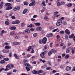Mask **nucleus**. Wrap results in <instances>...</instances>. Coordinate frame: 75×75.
Masks as SVG:
<instances>
[{
    "mask_svg": "<svg viewBox=\"0 0 75 75\" xmlns=\"http://www.w3.org/2000/svg\"><path fill=\"white\" fill-rule=\"evenodd\" d=\"M43 72V71L42 70H40L36 71L35 70H33L32 71V73L33 74H41Z\"/></svg>",
    "mask_w": 75,
    "mask_h": 75,
    "instance_id": "f257e3e1",
    "label": "nucleus"
},
{
    "mask_svg": "<svg viewBox=\"0 0 75 75\" xmlns=\"http://www.w3.org/2000/svg\"><path fill=\"white\" fill-rule=\"evenodd\" d=\"M62 24V20L60 19H59L58 20L57 23H55V24L57 26H60Z\"/></svg>",
    "mask_w": 75,
    "mask_h": 75,
    "instance_id": "f03ea898",
    "label": "nucleus"
},
{
    "mask_svg": "<svg viewBox=\"0 0 75 75\" xmlns=\"http://www.w3.org/2000/svg\"><path fill=\"white\" fill-rule=\"evenodd\" d=\"M47 38L45 37H44L42 40V42L43 44H45L47 42Z\"/></svg>",
    "mask_w": 75,
    "mask_h": 75,
    "instance_id": "7ed1b4c3",
    "label": "nucleus"
},
{
    "mask_svg": "<svg viewBox=\"0 0 75 75\" xmlns=\"http://www.w3.org/2000/svg\"><path fill=\"white\" fill-rule=\"evenodd\" d=\"M11 69V67H10V66L9 64H8L6 66V69H5L4 70L8 71V70H9V69Z\"/></svg>",
    "mask_w": 75,
    "mask_h": 75,
    "instance_id": "20e7f679",
    "label": "nucleus"
},
{
    "mask_svg": "<svg viewBox=\"0 0 75 75\" xmlns=\"http://www.w3.org/2000/svg\"><path fill=\"white\" fill-rule=\"evenodd\" d=\"M20 9V6H18L17 7H15L13 9V10L14 11H16L17 10H19Z\"/></svg>",
    "mask_w": 75,
    "mask_h": 75,
    "instance_id": "39448f33",
    "label": "nucleus"
},
{
    "mask_svg": "<svg viewBox=\"0 0 75 75\" xmlns=\"http://www.w3.org/2000/svg\"><path fill=\"white\" fill-rule=\"evenodd\" d=\"M65 33L67 35H69L70 34V31L68 29H66L65 30Z\"/></svg>",
    "mask_w": 75,
    "mask_h": 75,
    "instance_id": "423d86ee",
    "label": "nucleus"
},
{
    "mask_svg": "<svg viewBox=\"0 0 75 75\" xmlns=\"http://www.w3.org/2000/svg\"><path fill=\"white\" fill-rule=\"evenodd\" d=\"M53 35V34L51 33H50L49 34H47L46 35L47 37H48V38H50V37H52Z\"/></svg>",
    "mask_w": 75,
    "mask_h": 75,
    "instance_id": "0eeeda50",
    "label": "nucleus"
},
{
    "mask_svg": "<svg viewBox=\"0 0 75 75\" xmlns=\"http://www.w3.org/2000/svg\"><path fill=\"white\" fill-rule=\"evenodd\" d=\"M5 24L6 25H10V21L8 19H6V21L5 22Z\"/></svg>",
    "mask_w": 75,
    "mask_h": 75,
    "instance_id": "6e6552de",
    "label": "nucleus"
},
{
    "mask_svg": "<svg viewBox=\"0 0 75 75\" xmlns=\"http://www.w3.org/2000/svg\"><path fill=\"white\" fill-rule=\"evenodd\" d=\"M71 68H72V67H69V66H67L66 67V70L67 71H70L71 70Z\"/></svg>",
    "mask_w": 75,
    "mask_h": 75,
    "instance_id": "1a4fd4ad",
    "label": "nucleus"
},
{
    "mask_svg": "<svg viewBox=\"0 0 75 75\" xmlns=\"http://www.w3.org/2000/svg\"><path fill=\"white\" fill-rule=\"evenodd\" d=\"M15 39H18L20 38V36L19 35L17 34H15Z\"/></svg>",
    "mask_w": 75,
    "mask_h": 75,
    "instance_id": "9d476101",
    "label": "nucleus"
},
{
    "mask_svg": "<svg viewBox=\"0 0 75 75\" xmlns=\"http://www.w3.org/2000/svg\"><path fill=\"white\" fill-rule=\"evenodd\" d=\"M13 56H14V57L16 58V59H19L20 57H19V56H17V54H13Z\"/></svg>",
    "mask_w": 75,
    "mask_h": 75,
    "instance_id": "9b49d317",
    "label": "nucleus"
},
{
    "mask_svg": "<svg viewBox=\"0 0 75 75\" xmlns=\"http://www.w3.org/2000/svg\"><path fill=\"white\" fill-rule=\"evenodd\" d=\"M25 25V23L24 22L21 23V27H24Z\"/></svg>",
    "mask_w": 75,
    "mask_h": 75,
    "instance_id": "f8f14e48",
    "label": "nucleus"
},
{
    "mask_svg": "<svg viewBox=\"0 0 75 75\" xmlns=\"http://www.w3.org/2000/svg\"><path fill=\"white\" fill-rule=\"evenodd\" d=\"M35 4V2H32L29 4V6H34Z\"/></svg>",
    "mask_w": 75,
    "mask_h": 75,
    "instance_id": "ddd939ff",
    "label": "nucleus"
},
{
    "mask_svg": "<svg viewBox=\"0 0 75 75\" xmlns=\"http://www.w3.org/2000/svg\"><path fill=\"white\" fill-rule=\"evenodd\" d=\"M40 56L41 58H44L45 56H44V52H42L40 54Z\"/></svg>",
    "mask_w": 75,
    "mask_h": 75,
    "instance_id": "4468645a",
    "label": "nucleus"
},
{
    "mask_svg": "<svg viewBox=\"0 0 75 75\" xmlns=\"http://www.w3.org/2000/svg\"><path fill=\"white\" fill-rule=\"evenodd\" d=\"M6 33V32L4 31V30H2L1 31V36H2L3 34L4 33Z\"/></svg>",
    "mask_w": 75,
    "mask_h": 75,
    "instance_id": "2eb2a0df",
    "label": "nucleus"
},
{
    "mask_svg": "<svg viewBox=\"0 0 75 75\" xmlns=\"http://www.w3.org/2000/svg\"><path fill=\"white\" fill-rule=\"evenodd\" d=\"M42 30L41 28V27H37L36 28V30L37 31H41Z\"/></svg>",
    "mask_w": 75,
    "mask_h": 75,
    "instance_id": "dca6fc26",
    "label": "nucleus"
},
{
    "mask_svg": "<svg viewBox=\"0 0 75 75\" xmlns=\"http://www.w3.org/2000/svg\"><path fill=\"white\" fill-rule=\"evenodd\" d=\"M19 44L18 42H14L13 43V44L14 45H18Z\"/></svg>",
    "mask_w": 75,
    "mask_h": 75,
    "instance_id": "f3484780",
    "label": "nucleus"
},
{
    "mask_svg": "<svg viewBox=\"0 0 75 75\" xmlns=\"http://www.w3.org/2000/svg\"><path fill=\"white\" fill-rule=\"evenodd\" d=\"M25 31L28 34H30V30L29 29H26L25 30Z\"/></svg>",
    "mask_w": 75,
    "mask_h": 75,
    "instance_id": "a211bd4d",
    "label": "nucleus"
},
{
    "mask_svg": "<svg viewBox=\"0 0 75 75\" xmlns=\"http://www.w3.org/2000/svg\"><path fill=\"white\" fill-rule=\"evenodd\" d=\"M51 52H52V53H54L55 54L57 52V51L56 50H54L53 49H52L51 50Z\"/></svg>",
    "mask_w": 75,
    "mask_h": 75,
    "instance_id": "6ab92c4d",
    "label": "nucleus"
},
{
    "mask_svg": "<svg viewBox=\"0 0 75 75\" xmlns=\"http://www.w3.org/2000/svg\"><path fill=\"white\" fill-rule=\"evenodd\" d=\"M27 9H25L24 10L23 12V14H26L27 13Z\"/></svg>",
    "mask_w": 75,
    "mask_h": 75,
    "instance_id": "aec40b11",
    "label": "nucleus"
},
{
    "mask_svg": "<svg viewBox=\"0 0 75 75\" xmlns=\"http://www.w3.org/2000/svg\"><path fill=\"white\" fill-rule=\"evenodd\" d=\"M10 29L11 30H15L16 29V28L15 27L13 26L11 27Z\"/></svg>",
    "mask_w": 75,
    "mask_h": 75,
    "instance_id": "412c9836",
    "label": "nucleus"
},
{
    "mask_svg": "<svg viewBox=\"0 0 75 75\" xmlns=\"http://www.w3.org/2000/svg\"><path fill=\"white\" fill-rule=\"evenodd\" d=\"M57 7H60V6H61V4L60 2H57Z\"/></svg>",
    "mask_w": 75,
    "mask_h": 75,
    "instance_id": "4be33fe9",
    "label": "nucleus"
},
{
    "mask_svg": "<svg viewBox=\"0 0 75 75\" xmlns=\"http://www.w3.org/2000/svg\"><path fill=\"white\" fill-rule=\"evenodd\" d=\"M72 6V4L71 3L68 4L67 5V6L69 7H71Z\"/></svg>",
    "mask_w": 75,
    "mask_h": 75,
    "instance_id": "5701e85b",
    "label": "nucleus"
},
{
    "mask_svg": "<svg viewBox=\"0 0 75 75\" xmlns=\"http://www.w3.org/2000/svg\"><path fill=\"white\" fill-rule=\"evenodd\" d=\"M11 9H12V7H11V6L7 7L6 8V10H11Z\"/></svg>",
    "mask_w": 75,
    "mask_h": 75,
    "instance_id": "b1692460",
    "label": "nucleus"
},
{
    "mask_svg": "<svg viewBox=\"0 0 75 75\" xmlns=\"http://www.w3.org/2000/svg\"><path fill=\"white\" fill-rule=\"evenodd\" d=\"M11 46H6L5 47V49H10V48H11Z\"/></svg>",
    "mask_w": 75,
    "mask_h": 75,
    "instance_id": "393cba45",
    "label": "nucleus"
},
{
    "mask_svg": "<svg viewBox=\"0 0 75 75\" xmlns=\"http://www.w3.org/2000/svg\"><path fill=\"white\" fill-rule=\"evenodd\" d=\"M24 65L25 66V67H30V65L28 63H25Z\"/></svg>",
    "mask_w": 75,
    "mask_h": 75,
    "instance_id": "a878e982",
    "label": "nucleus"
},
{
    "mask_svg": "<svg viewBox=\"0 0 75 75\" xmlns=\"http://www.w3.org/2000/svg\"><path fill=\"white\" fill-rule=\"evenodd\" d=\"M5 5H6V6L8 7L9 6H11V4H10V3H6L5 4Z\"/></svg>",
    "mask_w": 75,
    "mask_h": 75,
    "instance_id": "bb28decb",
    "label": "nucleus"
},
{
    "mask_svg": "<svg viewBox=\"0 0 75 75\" xmlns=\"http://www.w3.org/2000/svg\"><path fill=\"white\" fill-rule=\"evenodd\" d=\"M52 54V52H51V51H50L48 53V56H50V55H51Z\"/></svg>",
    "mask_w": 75,
    "mask_h": 75,
    "instance_id": "cd10ccee",
    "label": "nucleus"
},
{
    "mask_svg": "<svg viewBox=\"0 0 75 75\" xmlns=\"http://www.w3.org/2000/svg\"><path fill=\"white\" fill-rule=\"evenodd\" d=\"M5 62H6L4 60H2L0 61V63L1 64H4Z\"/></svg>",
    "mask_w": 75,
    "mask_h": 75,
    "instance_id": "c85d7f7f",
    "label": "nucleus"
},
{
    "mask_svg": "<svg viewBox=\"0 0 75 75\" xmlns=\"http://www.w3.org/2000/svg\"><path fill=\"white\" fill-rule=\"evenodd\" d=\"M35 24L36 26H40V23L38 22L35 23Z\"/></svg>",
    "mask_w": 75,
    "mask_h": 75,
    "instance_id": "c756f323",
    "label": "nucleus"
},
{
    "mask_svg": "<svg viewBox=\"0 0 75 75\" xmlns=\"http://www.w3.org/2000/svg\"><path fill=\"white\" fill-rule=\"evenodd\" d=\"M3 2H2L0 4V9L2 8V7H3Z\"/></svg>",
    "mask_w": 75,
    "mask_h": 75,
    "instance_id": "7c9ffc66",
    "label": "nucleus"
},
{
    "mask_svg": "<svg viewBox=\"0 0 75 75\" xmlns=\"http://www.w3.org/2000/svg\"><path fill=\"white\" fill-rule=\"evenodd\" d=\"M55 28V27L54 26H50L49 27L50 30H53V29H54Z\"/></svg>",
    "mask_w": 75,
    "mask_h": 75,
    "instance_id": "2f4dec72",
    "label": "nucleus"
},
{
    "mask_svg": "<svg viewBox=\"0 0 75 75\" xmlns=\"http://www.w3.org/2000/svg\"><path fill=\"white\" fill-rule=\"evenodd\" d=\"M69 56L68 54H67L66 55L65 58L66 59H68V58H69Z\"/></svg>",
    "mask_w": 75,
    "mask_h": 75,
    "instance_id": "473e14b6",
    "label": "nucleus"
},
{
    "mask_svg": "<svg viewBox=\"0 0 75 75\" xmlns=\"http://www.w3.org/2000/svg\"><path fill=\"white\" fill-rule=\"evenodd\" d=\"M64 37L66 40H68V36L67 35H65Z\"/></svg>",
    "mask_w": 75,
    "mask_h": 75,
    "instance_id": "72a5a7b5",
    "label": "nucleus"
},
{
    "mask_svg": "<svg viewBox=\"0 0 75 75\" xmlns=\"http://www.w3.org/2000/svg\"><path fill=\"white\" fill-rule=\"evenodd\" d=\"M4 60L5 61H9V59L8 58H6L4 59Z\"/></svg>",
    "mask_w": 75,
    "mask_h": 75,
    "instance_id": "f704fd0d",
    "label": "nucleus"
},
{
    "mask_svg": "<svg viewBox=\"0 0 75 75\" xmlns=\"http://www.w3.org/2000/svg\"><path fill=\"white\" fill-rule=\"evenodd\" d=\"M10 34L11 35H13L14 34V32L12 31L10 33Z\"/></svg>",
    "mask_w": 75,
    "mask_h": 75,
    "instance_id": "c9c22d12",
    "label": "nucleus"
},
{
    "mask_svg": "<svg viewBox=\"0 0 75 75\" xmlns=\"http://www.w3.org/2000/svg\"><path fill=\"white\" fill-rule=\"evenodd\" d=\"M38 34V33H35L33 34V36L34 37H37V36Z\"/></svg>",
    "mask_w": 75,
    "mask_h": 75,
    "instance_id": "e433bc0d",
    "label": "nucleus"
},
{
    "mask_svg": "<svg viewBox=\"0 0 75 75\" xmlns=\"http://www.w3.org/2000/svg\"><path fill=\"white\" fill-rule=\"evenodd\" d=\"M24 63H26V62H28V60L27 59L26 60H24L23 61Z\"/></svg>",
    "mask_w": 75,
    "mask_h": 75,
    "instance_id": "4c0bfd02",
    "label": "nucleus"
},
{
    "mask_svg": "<svg viewBox=\"0 0 75 75\" xmlns=\"http://www.w3.org/2000/svg\"><path fill=\"white\" fill-rule=\"evenodd\" d=\"M58 30V28H57L56 29H53L52 30V32H55L56 31H57V30Z\"/></svg>",
    "mask_w": 75,
    "mask_h": 75,
    "instance_id": "58836bf2",
    "label": "nucleus"
},
{
    "mask_svg": "<svg viewBox=\"0 0 75 75\" xmlns=\"http://www.w3.org/2000/svg\"><path fill=\"white\" fill-rule=\"evenodd\" d=\"M42 4L43 5V6H46V5H45V1H43L42 2Z\"/></svg>",
    "mask_w": 75,
    "mask_h": 75,
    "instance_id": "ea45409f",
    "label": "nucleus"
},
{
    "mask_svg": "<svg viewBox=\"0 0 75 75\" xmlns=\"http://www.w3.org/2000/svg\"><path fill=\"white\" fill-rule=\"evenodd\" d=\"M35 58V57L33 56L30 58V59H31V60H33V59H34Z\"/></svg>",
    "mask_w": 75,
    "mask_h": 75,
    "instance_id": "a19ab883",
    "label": "nucleus"
},
{
    "mask_svg": "<svg viewBox=\"0 0 75 75\" xmlns=\"http://www.w3.org/2000/svg\"><path fill=\"white\" fill-rule=\"evenodd\" d=\"M2 52H4V53H7V52H6V50H2Z\"/></svg>",
    "mask_w": 75,
    "mask_h": 75,
    "instance_id": "79ce46f5",
    "label": "nucleus"
},
{
    "mask_svg": "<svg viewBox=\"0 0 75 75\" xmlns=\"http://www.w3.org/2000/svg\"><path fill=\"white\" fill-rule=\"evenodd\" d=\"M8 2H10V3H13V1H14L13 0H7Z\"/></svg>",
    "mask_w": 75,
    "mask_h": 75,
    "instance_id": "37998d69",
    "label": "nucleus"
},
{
    "mask_svg": "<svg viewBox=\"0 0 75 75\" xmlns=\"http://www.w3.org/2000/svg\"><path fill=\"white\" fill-rule=\"evenodd\" d=\"M65 4V2L64 1H62L61 2V5H64Z\"/></svg>",
    "mask_w": 75,
    "mask_h": 75,
    "instance_id": "c03bdc74",
    "label": "nucleus"
},
{
    "mask_svg": "<svg viewBox=\"0 0 75 75\" xmlns=\"http://www.w3.org/2000/svg\"><path fill=\"white\" fill-rule=\"evenodd\" d=\"M47 67V65L46 64L44 65V66H42L41 67L42 68H46Z\"/></svg>",
    "mask_w": 75,
    "mask_h": 75,
    "instance_id": "a18cd8bd",
    "label": "nucleus"
},
{
    "mask_svg": "<svg viewBox=\"0 0 75 75\" xmlns=\"http://www.w3.org/2000/svg\"><path fill=\"white\" fill-rule=\"evenodd\" d=\"M15 21L16 22V24H19V23H20V21H19V20H17Z\"/></svg>",
    "mask_w": 75,
    "mask_h": 75,
    "instance_id": "49530a36",
    "label": "nucleus"
},
{
    "mask_svg": "<svg viewBox=\"0 0 75 75\" xmlns=\"http://www.w3.org/2000/svg\"><path fill=\"white\" fill-rule=\"evenodd\" d=\"M26 70L27 71H30V68L27 67H26Z\"/></svg>",
    "mask_w": 75,
    "mask_h": 75,
    "instance_id": "de8ad7c7",
    "label": "nucleus"
},
{
    "mask_svg": "<svg viewBox=\"0 0 75 75\" xmlns=\"http://www.w3.org/2000/svg\"><path fill=\"white\" fill-rule=\"evenodd\" d=\"M50 69H51V67H48L46 68V70H50Z\"/></svg>",
    "mask_w": 75,
    "mask_h": 75,
    "instance_id": "09e8293b",
    "label": "nucleus"
},
{
    "mask_svg": "<svg viewBox=\"0 0 75 75\" xmlns=\"http://www.w3.org/2000/svg\"><path fill=\"white\" fill-rule=\"evenodd\" d=\"M64 32L63 31H61L59 33L60 34H64Z\"/></svg>",
    "mask_w": 75,
    "mask_h": 75,
    "instance_id": "8fccbe9b",
    "label": "nucleus"
},
{
    "mask_svg": "<svg viewBox=\"0 0 75 75\" xmlns=\"http://www.w3.org/2000/svg\"><path fill=\"white\" fill-rule=\"evenodd\" d=\"M47 64H48V65H51V62H50L48 61Z\"/></svg>",
    "mask_w": 75,
    "mask_h": 75,
    "instance_id": "3c124183",
    "label": "nucleus"
},
{
    "mask_svg": "<svg viewBox=\"0 0 75 75\" xmlns=\"http://www.w3.org/2000/svg\"><path fill=\"white\" fill-rule=\"evenodd\" d=\"M66 48V45H64L62 48V50H65Z\"/></svg>",
    "mask_w": 75,
    "mask_h": 75,
    "instance_id": "603ef678",
    "label": "nucleus"
},
{
    "mask_svg": "<svg viewBox=\"0 0 75 75\" xmlns=\"http://www.w3.org/2000/svg\"><path fill=\"white\" fill-rule=\"evenodd\" d=\"M4 70V68H1L0 69V73L1 72V71Z\"/></svg>",
    "mask_w": 75,
    "mask_h": 75,
    "instance_id": "864d4df0",
    "label": "nucleus"
},
{
    "mask_svg": "<svg viewBox=\"0 0 75 75\" xmlns=\"http://www.w3.org/2000/svg\"><path fill=\"white\" fill-rule=\"evenodd\" d=\"M11 56H12V53L10 52L9 54V57H11Z\"/></svg>",
    "mask_w": 75,
    "mask_h": 75,
    "instance_id": "5fc2aeb1",
    "label": "nucleus"
},
{
    "mask_svg": "<svg viewBox=\"0 0 75 75\" xmlns=\"http://www.w3.org/2000/svg\"><path fill=\"white\" fill-rule=\"evenodd\" d=\"M39 42L40 44H42V41L41 40H39Z\"/></svg>",
    "mask_w": 75,
    "mask_h": 75,
    "instance_id": "6e6d98bb",
    "label": "nucleus"
},
{
    "mask_svg": "<svg viewBox=\"0 0 75 75\" xmlns=\"http://www.w3.org/2000/svg\"><path fill=\"white\" fill-rule=\"evenodd\" d=\"M28 4V3L27 2H25L24 3V5L25 6H27Z\"/></svg>",
    "mask_w": 75,
    "mask_h": 75,
    "instance_id": "4d7b16f0",
    "label": "nucleus"
},
{
    "mask_svg": "<svg viewBox=\"0 0 75 75\" xmlns=\"http://www.w3.org/2000/svg\"><path fill=\"white\" fill-rule=\"evenodd\" d=\"M47 49V46L46 45L44 47V49L43 50H45Z\"/></svg>",
    "mask_w": 75,
    "mask_h": 75,
    "instance_id": "13d9d810",
    "label": "nucleus"
},
{
    "mask_svg": "<svg viewBox=\"0 0 75 75\" xmlns=\"http://www.w3.org/2000/svg\"><path fill=\"white\" fill-rule=\"evenodd\" d=\"M30 30L31 31H34V30H35V29H34L33 28H31L30 29Z\"/></svg>",
    "mask_w": 75,
    "mask_h": 75,
    "instance_id": "bf43d9fd",
    "label": "nucleus"
},
{
    "mask_svg": "<svg viewBox=\"0 0 75 75\" xmlns=\"http://www.w3.org/2000/svg\"><path fill=\"white\" fill-rule=\"evenodd\" d=\"M71 43L70 42H69L68 43V47H70L71 46Z\"/></svg>",
    "mask_w": 75,
    "mask_h": 75,
    "instance_id": "052dcab7",
    "label": "nucleus"
},
{
    "mask_svg": "<svg viewBox=\"0 0 75 75\" xmlns=\"http://www.w3.org/2000/svg\"><path fill=\"white\" fill-rule=\"evenodd\" d=\"M33 27V25L32 24H30V25L28 26V27H29V28H31Z\"/></svg>",
    "mask_w": 75,
    "mask_h": 75,
    "instance_id": "680f3d73",
    "label": "nucleus"
},
{
    "mask_svg": "<svg viewBox=\"0 0 75 75\" xmlns=\"http://www.w3.org/2000/svg\"><path fill=\"white\" fill-rule=\"evenodd\" d=\"M63 24H64V25H66V24H67V22L65 21H64L63 22Z\"/></svg>",
    "mask_w": 75,
    "mask_h": 75,
    "instance_id": "e2e57ef3",
    "label": "nucleus"
},
{
    "mask_svg": "<svg viewBox=\"0 0 75 75\" xmlns=\"http://www.w3.org/2000/svg\"><path fill=\"white\" fill-rule=\"evenodd\" d=\"M58 13V11H56L54 12V15H57Z\"/></svg>",
    "mask_w": 75,
    "mask_h": 75,
    "instance_id": "0e129e2a",
    "label": "nucleus"
},
{
    "mask_svg": "<svg viewBox=\"0 0 75 75\" xmlns=\"http://www.w3.org/2000/svg\"><path fill=\"white\" fill-rule=\"evenodd\" d=\"M66 53H68L69 52V49H67L66 51Z\"/></svg>",
    "mask_w": 75,
    "mask_h": 75,
    "instance_id": "69168bd1",
    "label": "nucleus"
},
{
    "mask_svg": "<svg viewBox=\"0 0 75 75\" xmlns=\"http://www.w3.org/2000/svg\"><path fill=\"white\" fill-rule=\"evenodd\" d=\"M37 17V15H35L33 16V18H35Z\"/></svg>",
    "mask_w": 75,
    "mask_h": 75,
    "instance_id": "338daca9",
    "label": "nucleus"
},
{
    "mask_svg": "<svg viewBox=\"0 0 75 75\" xmlns=\"http://www.w3.org/2000/svg\"><path fill=\"white\" fill-rule=\"evenodd\" d=\"M61 20H64V17H62L60 18V19Z\"/></svg>",
    "mask_w": 75,
    "mask_h": 75,
    "instance_id": "774afa93",
    "label": "nucleus"
}]
</instances>
